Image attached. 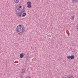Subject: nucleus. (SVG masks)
<instances>
[{
    "mask_svg": "<svg viewBox=\"0 0 78 78\" xmlns=\"http://www.w3.org/2000/svg\"><path fill=\"white\" fill-rule=\"evenodd\" d=\"M16 29L17 32L20 33H18L20 36H22L23 34V33L25 31V27H23V25H18Z\"/></svg>",
    "mask_w": 78,
    "mask_h": 78,
    "instance_id": "nucleus-1",
    "label": "nucleus"
},
{
    "mask_svg": "<svg viewBox=\"0 0 78 78\" xmlns=\"http://www.w3.org/2000/svg\"><path fill=\"white\" fill-rule=\"evenodd\" d=\"M22 7L21 6H19L20 8H21V9L19 8L16 9V14L17 16L18 17H22V14L23 12H25V8L23 7V8H22Z\"/></svg>",
    "mask_w": 78,
    "mask_h": 78,
    "instance_id": "nucleus-2",
    "label": "nucleus"
},
{
    "mask_svg": "<svg viewBox=\"0 0 78 78\" xmlns=\"http://www.w3.org/2000/svg\"><path fill=\"white\" fill-rule=\"evenodd\" d=\"M25 69H22V70L21 71V73H22L21 75L20 76V78H22L23 76V74L25 73Z\"/></svg>",
    "mask_w": 78,
    "mask_h": 78,
    "instance_id": "nucleus-3",
    "label": "nucleus"
},
{
    "mask_svg": "<svg viewBox=\"0 0 78 78\" xmlns=\"http://www.w3.org/2000/svg\"><path fill=\"white\" fill-rule=\"evenodd\" d=\"M27 8H31V2L29 1L27 2Z\"/></svg>",
    "mask_w": 78,
    "mask_h": 78,
    "instance_id": "nucleus-4",
    "label": "nucleus"
},
{
    "mask_svg": "<svg viewBox=\"0 0 78 78\" xmlns=\"http://www.w3.org/2000/svg\"><path fill=\"white\" fill-rule=\"evenodd\" d=\"M67 58L68 59H72V60L73 59H74V55H71V56L70 55H69L67 56Z\"/></svg>",
    "mask_w": 78,
    "mask_h": 78,
    "instance_id": "nucleus-5",
    "label": "nucleus"
},
{
    "mask_svg": "<svg viewBox=\"0 0 78 78\" xmlns=\"http://www.w3.org/2000/svg\"><path fill=\"white\" fill-rule=\"evenodd\" d=\"M77 2H78V0H72V3H76Z\"/></svg>",
    "mask_w": 78,
    "mask_h": 78,
    "instance_id": "nucleus-6",
    "label": "nucleus"
},
{
    "mask_svg": "<svg viewBox=\"0 0 78 78\" xmlns=\"http://www.w3.org/2000/svg\"><path fill=\"white\" fill-rule=\"evenodd\" d=\"M20 58H22L23 57V53H21L20 54Z\"/></svg>",
    "mask_w": 78,
    "mask_h": 78,
    "instance_id": "nucleus-7",
    "label": "nucleus"
},
{
    "mask_svg": "<svg viewBox=\"0 0 78 78\" xmlns=\"http://www.w3.org/2000/svg\"><path fill=\"white\" fill-rule=\"evenodd\" d=\"M19 2V0H14V2L15 3H18Z\"/></svg>",
    "mask_w": 78,
    "mask_h": 78,
    "instance_id": "nucleus-8",
    "label": "nucleus"
},
{
    "mask_svg": "<svg viewBox=\"0 0 78 78\" xmlns=\"http://www.w3.org/2000/svg\"><path fill=\"white\" fill-rule=\"evenodd\" d=\"M26 13H23L22 14V17H25V16H26Z\"/></svg>",
    "mask_w": 78,
    "mask_h": 78,
    "instance_id": "nucleus-9",
    "label": "nucleus"
},
{
    "mask_svg": "<svg viewBox=\"0 0 78 78\" xmlns=\"http://www.w3.org/2000/svg\"><path fill=\"white\" fill-rule=\"evenodd\" d=\"M74 19H75V16L74 15L71 16V19L72 20H74Z\"/></svg>",
    "mask_w": 78,
    "mask_h": 78,
    "instance_id": "nucleus-10",
    "label": "nucleus"
},
{
    "mask_svg": "<svg viewBox=\"0 0 78 78\" xmlns=\"http://www.w3.org/2000/svg\"><path fill=\"white\" fill-rule=\"evenodd\" d=\"M26 78H31L30 76H27L26 77Z\"/></svg>",
    "mask_w": 78,
    "mask_h": 78,
    "instance_id": "nucleus-11",
    "label": "nucleus"
},
{
    "mask_svg": "<svg viewBox=\"0 0 78 78\" xmlns=\"http://www.w3.org/2000/svg\"><path fill=\"white\" fill-rule=\"evenodd\" d=\"M77 31H78V26H77Z\"/></svg>",
    "mask_w": 78,
    "mask_h": 78,
    "instance_id": "nucleus-12",
    "label": "nucleus"
}]
</instances>
